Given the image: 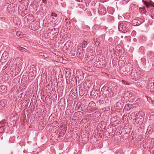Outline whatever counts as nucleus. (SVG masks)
<instances>
[{"instance_id":"0eeeda50","label":"nucleus","mask_w":154,"mask_h":154,"mask_svg":"<svg viewBox=\"0 0 154 154\" xmlns=\"http://www.w3.org/2000/svg\"><path fill=\"white\" fill-rule=\"evenodd\" d=\"M6 105V101L4 100H1L0 102V108L2 109L5 107Z\"/></svg>"},{"instance_id":"412c9836","label":"nucleus","mask_w":154,"mask_h":154,"mask_svg":"<svg viewBox=\"0 0 154 154\" xmlns=\"http://www.w3.org/2000/svg\"><path fill=\"white\" fill-rule=\"evenodd\" d=\"M55 55L57 56H59L60 54V52L58 51H55Z\"/></svg>"},{"instance_id":"20e7f679","label":"nucleus","mask_w":154,"mask_h":154,"mask_svg":"<svg viewBox=\"0 0 154 154\" xmlns=\"http://www.w3.org/2000/svg\"><path fill=\"white\" fill-rule=\"evenodd\" d=\"M98 11L100 14L102 15H104L106 13V10L105 7L100 5H99V8H98Z\"/></svg>"},{"instance_id":"393cba45","label":"nucleus","mask_w":154,"mask_h":154,"mask_svg":"<svg viewBox=\"0 0 154 154\" xmlns=\"http://www.w3.org/2000/svg\"><path fill=\"white\" fill-rule=\"evenodd\" d=\"M108 0H100V2H104L106 1H107Z\"/></svg>"},{"instance_id":"72a5a7b5","label":"nucleus","mask_w":154,"mask_h":154,"mask_svg":"<svg viewBox=\"0 0 154 154\" xmlns=\"http://www.w3.org/2000/svg\"><path fill=\"white\" fill-rule=\"evenodd\" d=\"M110 17V18H112V17Z\"/></svg>"},{"instance_id":"7ed1b4c3","label":"nucleus","mask_w":154,"mask_h":154,"mask_svg":"<svg viewBox=\"0 0 154 154\" xmlns=\"http://www.w3.org/2000/svg\"><path fill=\"white\" fill-rule=\"evenodd\" d=\"M131 116H135V117L134 118V119L136 121H137L139 119L140 120H138V121H140V122H143V116L139 113H137L136 114L135 113H132Z\"/></svg>"},{"instance_id":"cd10ccee","label":"nucleus","mask_w":154,"mask_h":154,"mask_svg":"<svg viewBox=\"0 0 154 154\" xmlns=\"http://www.w3.org/2000/svg\"><path fill=\"white\" fill-rule=\"evenodd\" d=\"M69 20H68L67 19H65V21L66 22V23H68L69 22Z\"/></svg>"},{"instance_id":"a211bd4d","label":"nucleus","mask_w":154,"mask_h":154,"mask_svg":"<svg viewBox=\"0 0 154 154\" xmlns=\"http://www.w3.org/2000/svg\"><path fill=\"white\" fill-rule=\"evenodd\" d=\"M130 0H123L122 1V4L123 5L126 4Z\"/></svg>"},{"instance_id":"a878e982","label":"nucleus","mask_w":154,"mask_h":154,"mask_svg":"<svg viewBox=\"0 0 154 154\" xmlns=\"http://www.w3.org/2000/svg\"><path fill=\"white\" fill-rule=\"evenodd\" d=\"M7 54V53L6 52H4L3 54L2 55V56L3 57H4V56L5 55H6V54ZM5 57H6V55L5 56Z\"/></svg>"},{"instance_id":"473e14b6","label":"nucleus","mask_w":154,"mask_h":154,"mask_svg":"<svg viewBox=\"0 0 154 154\" xmlns=\"http://www.w3.org/2000/svg\"><path fill=\"white\" fill-rule=\"evenodd\" d=\"M0 128H3L2 126H1L0 127Z\"/></svg>"},{"instance_id":"f257e3e1","label":"nucleus","mask_w":154,"mask_h":154,"mask_svg":"<svg viewBox=\"0 0 154 154\" xmlns=\"http://www.w3.org/2000/svg\"><path fill=\"white\" fill-rule=\"evenodd\" d=\"M131 29L130 25H128L125 22L119 23L118 25V29L119 31L124 33L129 31Z\"/></svg>"},{"instance_id":"4be33fe9","label":"nucleus","mask_w":154,"mask_h":154,"mask_svg":"<svg viewBox=\"0 0 154 154\" xmlns=\"http://www.w3.org/2000/svg\"><path fill=\"white\" fill-rule=\"evenodd\" d=\"M51 16L52 17H56L57 15L54 13L52 12L51 14Z\"/></svg>"},{"instance_id":"2eb2a0df","label":"nucleus","mask_w":154,"mask_h":154,"mask_svg":"<svg viewBox=\"0 0 154 154\" xmlns=\"http://www.w3.org/2000/svg\"><path fill=\"white\" fill-rule=\"evenodd\" d=\"M16 34L17 36L20 38H22L23 37V34L22 33L20 32H17Z\"/></svg>"},{"instance_id":"1a4fd4ad","label":"nucleus","mask_w":154,"mask_h":154,"mask_svg":"<svg viewBox=\"0 0 154 154\" xmlns=\"http://www.w3.org/2000/svg\"><path fill=\"white\" fill-rule=\"evenodd\" d=\"M18 50H19L21 51L26 52L27 51V50L23 47L19 46L17 47Z\"/></svg>"},{"instance_id":"423d86ee","label":"nucleus","mask_w":154,"mask_h":154,"mask_svg":"<svg viewBox=\"0 0 154 154\" xmlns=\"http://www.w3.org/2000/svg\"><path fill=\"white\" fill-rule=\"evenodd\" d=\"M72 44L70 41H68L65 43L64 48H66L67 49H69L71 46Z\"/></svg>"},{"instance_id":"b1692460","label":"nucleus","mask_w":154,"mask_h":154,"mask_svg":"<svg viewBox=\"0 0 154 154\" xmlns=\"http://www.w3.org/2000/svg\"><path fill=\"white\" fill-rule=\"evenodd\" d=\"M36 74V72L35 71H34L33 72V75H32V76H33L34 77V76H35Z\"/></svg>"},{"instance_id":"aec40b11","label":"nucleus","mask_w":154,"mask_h":154,"mask_svg":"<svg viewBox=\"0 0 154 154\" xmlns=\"http://www.w3.org/2000/svg\"><path fill=\"white\" fill-rule=\"evenodd\" d=\"M140 51V52H144V48L143 47H140L139 48Z\"/></svg>"},{"instance_id":"39448f33","label":"nucleus","mask_w":154,"mask_h":154,"mask_svg":"<svg viewBox=\"0 0 154 154\" xmlns=\"http://www.w3.org/2000/svg\"><path fill=\"white\" fill-rule=\"evenodd\" d=\"M76 55L77 57L81 58L82 56V53L79 48H78L76 50Z\"/></svg>"},{"instance_id":"f3484780","label":"nucleus","mask_w":154,"mask_h":154,"mask_svg":"<svg viewBox=\"0 0 154 154\" xmlns=\"http://www.w3.org/2000/svg\"><path fill=\"white\" fill-rule=\"evenodd\" d=\"M94 42H96L95 44L96 45H99L100 44V42L97 40V38H94Z\"/></svg>"},{"instance_id":"6ab92c4d","label":"nucleus","mask_w":154,"mask_h":154,"mask_svg":"<svg viewBox=\"0 0 154 154\" xmlns=\"http://www.w3.org/2000/svg\"><path fill=\"white\" fill-rule=\"evenodd\" d=\"M5 123L6 122L5 120H3L0 122V125H1L2 126L4 125Z\"/></svg>"},{"instance_id":"2f4dec72","label":"nucleus","mask_w":154,"mask_h":154,"mask_svg":"<svg viewBox=\"0 0 154 154\" xmlns=\"http://www.w3.org/2000/svg\"><path fill=\"white\" fill-rule=\"evenodd\" d=\"M103 37H104L105 36V35H103Z\"/></svg>"},{"instance_id":"4468645a","label":"nucleus","mask_w":154,"mask_h":154,"mask_svg":"<svg viewBox=\"0 0 154 154\" xmlns=\"http://www.w3.org/2000/svg\"><path fill=\"white\" fill-rule=\"evenodd\" d=\"M139 10H140V12L142 13H144V10H145V7H143V8H139Z\"/></svg>"},{"instance_id":"5701e85b","label":"nucleus","mask_w":154,"mask_h":154,"mask_svg":"<svg viewBox=\"0 0 154 154\" xmlns=\"http://www.w3.org/2000/svg\"><path fill=\"white\" fill-rule=\"evenodd\" d=\"M122 82L123 84H125V85H128L127 82L126 81H125L124 80H123L122 81Z\"/></svg>"},{"instance_id":"9b49d317","label":"nucleus","mask_w":154,"mask_h":154,"mask_svg":"<svg viewBox=\"0 0 154 154\" xmlns=\"http://www.w3.org/2000/svg\"><path fill=\"white\" fill-rule=\"evenodd\" d=\"M96 106V103L93 101H91L88 104L89 106L91 107H93Z\"/></svg>"},{"instance_id":"9d476101","label":"nucleus","mask_w":154,"mask_h":154,"mask_svg":"<svg viewBox=\"0 0 154 154\" xmlns=\"http://www.w3.org/2000/svg\"><path fill=\"white\" fill-rule=\"evenodd\" d=\"M6 91V88L5 86L2 85L0 86V92L4 93Z\"/></svg>"},{"instance_id":"ddd939ff","label":"nucleus","mask_w":154,"mask_h":154,"mask_svg":"<svg viewBox=\"0 0 154 154\" xmlns=\"http://www.w3.org/2000/svg\"><path fill=\"white\" fill-rule=\"evenodd\" d=\"M87 42L86 41H83L82 44V48H85L86 47L87 45Z\"/></svg>"},{"instance_id":"f03ea898","label":"nucleus","mask_w":154,"mask_h":154,"mask_svg":"<svg viewBox=\"0 0 154 154\" xmlns=\"http://www.w3.org/2000/svg\"><path fill=\"white\" fill-rule=\"evenodd\" d=\"M134 26H138L143 22V20L140 18H137L134 19L132 21Z\"/></svg>"},{"instance_id":"bb28decb","label":"nucleus","mask_w":154,"mask_h":154,"mask_svg":"<svg viewBox=\"0 0 154 154\" xmlns=\"http://www.w3.org/2000/svg\"><path fill=\"white\" fill-rule=\"evenodd\" d=\"M43 2L45 4L47 3L46 0H42Z\"/></svg>"},{"instance_id":"f8f14e48","label":"nucleus","mask_w":154,"mask_h":154,"mask_svg":"<svg viewBox=\"0 0 154 154\" xmlns=\"http://www.w3.org/2000/svg\"><path fill=\"white\" fill-rule=\"evenodd\" d=\"M142 2L143 4L145 5L147 8H148L149 7L150 4L148 2L144 0H142Z\"/></svg>"},{"instance_id":"c756f323","label":"nucleus","mask_w":154,"mask_h":154,"mask_svg":"<svg viewBox=\"0 0 154 154\" xmlns=\"http://www.w3.org/2000/svg\"><path fill=\"white\" fill-rule=\"evenodd\" d=\"M112 39V38H109V40H110V41H111V39Z\"/></svg>"},{"instance_id":"dca6fc26","label":"nucleus","mask_w":154,"mask_h":154,"mask_svg":"<svg viewBox=\"0 0 154 154\" xmlns=\"http://www.w3.org/2000/svg\"><path fill=\"white\" fill-rule=\"evenodd\" d=\"M148 86L149 87H151V88L153 89L154 88V83L152 82L150 84H149L148 85Z\"/></svg>"},{"instance_id":"c85d7f7f","label":"nucleus","mask_w":154,"mask_h":154,"mask_svg":"<svg viewBox=\"0 0 154 154\" xmlns=\"http://www.w3.org/2000/svg\"><path fill=\"white\" fill-rule=\"evenodd\" d=\"M77 1V2H82V1H83V0H76Z\"/></svg>"},{"instance_id":"6e6552de","label":"nucleus","mask_w":154,"mask_h":154,"mask_svg":"<svg viewBox=\"0 0 154 154\" xmlns=\"http://www.w3.org/2000/svg\"><path fill=\"white\" fill-rule=\"evenodd\" d=\"M100 28V26L99 25L95 24L93 27L92 29L93 32H96L99 30Z\"/></svg>"},{"instance_id":"7c9ffc66","label":"nucleus","mask_w":154,"mask_h":154,"mask_svg":"<svg viewBox=\"0 0 154 154\" xmlns=\"http://www.w3.org/2000/svg\"><path fill=\"white\" fill-rule=\"evenodd\" d=\"M90 14H91V13H90L89 14H88V15H89V16H90V15H91Z\"/></svg>"}]
</instances>
